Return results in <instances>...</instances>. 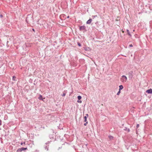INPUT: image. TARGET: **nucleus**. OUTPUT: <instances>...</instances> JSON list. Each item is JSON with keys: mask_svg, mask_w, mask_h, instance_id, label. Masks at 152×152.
<instances>
[{"mask_svg": "<svg viewBox=\"0 0 152 152\" xmlns=\"http://www.w3.org/2000/svg\"><path fill=\"white\" fill-rule=\"evenodd\" d=\"M79 30L80 31H83V32L87 31L86 27L85 26H79Z\"/></svg>", "mask_w": 152, "mask_h": 152, "instance_id": "1", "label": "nucleus"}, {"mask_svg": "<svg viewBox=\"0 0 152 152\" xmlns=\"http://www.w3.org/2000/svg\"><path fill=\"white\" fill-rule=\"evenodd\" d=\"M27 149H28L27 148L22 147L20 148H19L18 150H17L16 152H21L22 151H24Z\"/></svg>", "mask_w": 152, "mask_h": 152, "instance_id": "2", "label": "nucleus"}, {"mask_svg": "<svg viewBox=\"0 0 152 152\" xmlns=\"http://www.w3.org/2000/svg\"><path fill=\"white\" fill-rule=\"evenodd\" d=\"M133 71H131L129 72L128 74L129 77L130 78H132L133 76Z\"/></svg>", "mask_w": 152, "mask_h": 152, "instance_id": "3", "label": "nucleus"}, {"mask_svg": "<svg viewBox=\"0 0 152 152\" xmlns=\"http://www.w3.org/2000/svg\"><path fill=\"white\" fill-rule=\"evenodd\" d=\"M122 81L123 82H126L127 80V78L126 77L125 75H123L122 76Z\"/></svg>", "mask_w": 152, "mask_h": 152, "instance_id": "4", "label": "nucleus"}, {"mask_svg": "<svg viewBox=\"0 0 152 152\" xmlns=\"http://www.w3.org/2000/svg\"><path fill=\"white\" fill-rule=\"evenodd\" d=\"M146 92L148 94H151L152 93V89H149L147 90L146 91Z\"/></svg>", "mask_w": 152, "mask_h": 152, "instance_id": "5", "label": "nucleus"}, {"mask_svg": "<svg viewBox=\"0 0 152 152\" xmlns=\"http://www.w3.org/2000/svg\"><path fill=\"white\" fill-rule=\"evenodd\" d=\"M92 21V20L90 18L86 22V24H90Z\"/></svg>", "mask_w": 152, "mask_h": 152, "instance_id": "6", "label": "nucleus"}, {"mask_svg": "<svg viewBox=\"0 0 152 152\" xmlns=\"http://www.w3.org/2000/svg\"><path fill=\"white\" fill-rule=\"evenodd\" d=\"M88 114H86V115L84 117V122H87V118L88 117Z\"/></svg>", "mask_w": 152, "mask_h": 152, "instance_id": "7", "label": "nucleus"}, {"mask_svg": "<svg viewBox=\"0 0 152 152\" xmlns=\"http://www.w3.org/2000/svg\"><path fill=\"white\" fill-rule=\"evenodd\" d=\"M126 32H127V34L128 35H129L130 37L132 36V35L129 32V30L128 29L126 30Z\"/></svg>", "mask_w": 152, "mask_h": 152, "instance_id": "8", "label": "nucleus"}, {"mask_svg": "<svg viewBox=\"0 0 152 152\" xmlns=\"http://www.w3.org/2000/svg\"><path fill=\"white\" fill-rule=\"evenodd\" d=\"M67 91H64L63 92V94L61 95L62 96H64L66 94Z\"/></svg>", "mask_w": 152, "mask_h": 152, "instance_id": "9", "label": "nucleus"}, {"mask_svg": "<svg viewBox=\"0 0 152 152\" xmlns=\"http://www.w3.org/2000/svg\"><path fill=\"white\" fill-rule=\"evenodd\" d=\"M38 99L40 100H43V99L42 97V95H39V96L38 97Z\"/></svg>", "mask_w": 152, "mask_h": 152, "instance_id": "10", "label": "nucleus"}, {"mask_svg": "<svg viewBox=\"0 0 152 152\" xmlns=\"http://www.w3.org/2000/svg\"><path fill=\"white\" fill-rule=\"evenodd\" d=\"M119 90H120V91L123 88V86L122 85H121L119 86Z\"/></svg>", "mask_w": 152, "mask_h": 152, "instance_id": "11", "label": "nucleus"}, {"mask_svg": "<svg viewBox=\"0 0 152 152\" xmlns=\"http://www.w3.org/2000/svg\"><path fill=\"white\" fill-rule=\"evenodd\" d=\"M77 98L78 100H80L81 99L82 97L80 96H78L77 97Z\"/></svg>", "mask_w": 152, "mask_h": 152, "instance_id": "12", "label": "nucleus"}, {"mask_svg": "<svg viewBox=\"0 0 152 152\" xmlns=\"http://www.w3.org/2000/svg\"><path fill=\"white\" fill-rule=\"evenodd\" d=\"M45 150L48 151V145L45 146Z\"/></svg>", "mask_w": 152, "mask_h": 152, "instance_id": "13", "label": "nucleus"}, {"mask_svg": "<svg viewBox=\"0 0 152 152\" xmlns=\"http://www.w3.org/2000/svg\"><path fill=\"white\" fill-rule=\"evenodd\" d=\"M109 138L110 139V140H112L113 139V137L111 136H110V135L109 136Z\"/></svg>", "mask_w": 152, "mask_h": 152, "instance_id": "14", "label": "nucleus"}, {"mask_svg": "<svg viewBox=\"0 0 152 152\" xmlns=\"http://www.w3.org/2000/svg\"><path fill=\"white\" fill-rule=\"evenodd\" d=\"M16 78V77L15 76H13V77H12V80H15V79Z\"/></svg>", "mask_w": 152, "mask_h": 152, "instance_id": "15", "label": "nucleus"}, {"mask_svg": "<svg viewBox=\"0 0 152 152\" xmlns=\"http://www.w3.org/2000/svg\"><path fill=\"white\" fill-rule=\"evenodd\" d=\"M77 45H78V46H79V47H81V44L80 43H79V42H77Z\"/></svg>", "mask_w": 152, "mask_h": 152, "instance_id": "16", "label": "nucleus"}, {"mask_svg": "<svg viewBox=\"0 0 152 152\" xmlns=\"http://www.w3.org/2000/svg\"><path fill=\"white\" fill-rule=\"evenodd\" d=\"M120 93H121V91L119 90V91L117 93V95H118Z\"/></svg>", "mask_w": 152, "mask_h": 152, "instance_id": "17", "label": "nucleus"}, {"mask_svg": "<svg viewBox=\"0 0 152 152\" xmlns=\"http://www.w3.org/2000/svg\"><path fill=\"white\" fill-rule=\"evenodd\" d=\"M77 102L79 103H82V101L81 100H78L77 101Z\"/></svg>", "mask_w": 152, "mask_h": 152, "instance_id": "18", "label": "nucleus"}, {"mask_svg": "<svg viewBox=\"0 0 152 152\" xmlns=\"http://www.w3.org/2000/svg\"><path fill=\"white\" fill-rule=\"evenodd\" d=\"M86 123H84V125L85 126H86L87 125V124H88V122H85Z\"/></svg>", "mask_w": 152, "mask_h": 152, "instance_id": "19", "label": "nucleus"}, {"mask_svg": "<svg viewBox=\"0 0 152 152\" xmlns=\"http://www.w3.org/2000/svg\"><path fill=\"white\" fill-rule=\"evenodd\" d=\"M97 17V15H93L92 16V18H94Z\"/></svg>", "mask_w": 152, "mask_h": 152, "instance_id": "20", "label": "nucleus"}, {"mask_svg": "<svg viewBox=\"0 0 152 152\" xmlns=\"http://www.w3.org/2000/svg\"><path fill=\"white\" fill-rule=\"evenodd\" d=\"M139 126V124H137L136 126V127L137 128H138Z\"/></svg>", "mask_w": 152, "mask_h": 152, "instance_id": "21", "label": "nucleus"}, {"mask_svg": "<svg viewBox=\"0 0 152 152\" xmlns=\"http://www.w3.org/2000/svg\"><path fill=\"white\" fill-rule=\"evenodd\" d=\"M3 17V15H2V14H1L0 15V17L1 18H2Z\"/></svg>", "mask_w": 152, "mask_h": 152, "instance_id": "22", "label": "nucleus"}, {"mask_svg": "<svg viewBox=\"0 0 152 152\" xmlns=\"http://www.w3.org/2000/svg\"><path fill=\"white\" fill-rule=\"evenodd\" d=\"M50 143V142L49 141H48V142H47L46 143H45V144H46V145H47L49 143Z\"/></svg>", "mask_w": 152, "mask_h": 152, "instance_id": "23", "label": "nucleus"}, {"mask_svg": "<svg viewBox=\"0 0 152 152\" xmlns=\"http://www.w3.org/2000/svg\"><path fill=\"white\" fill-rule=\"evenodd\" d=\"M127 130V131L128 132H129L130 131V130L129 129H128Z\"/></svg>", "mask_w": 152, "mask_h": 152, "instance_id": "24", "label": "nucleus"}, {"mask_svg": "<svg viewBox=\"0 0 152 152\" xmlns=\"http://www.w3.org/2000/svg\"><path fill=\"white\" fill-rule=\"evenodd\" d=\"M128 128L126 127H125V129H124V130H127Z\"/></svg>", "mask_w": 152, "mask_h": 152, "instance_id": "25", "label": "nucleus"}, {"mask_svg": "<svg viewBox=\"0 0 152 152\" xmlns=\"http://www.w3.org/2000/svg\"><path fill=\"white\" fill-rule=\"evenodd\" d=\"M132 46H133V45H132V44H131L129 45V47H132Z\"/></svg>", "mask_w": 152, "mask_h": 152, "instance_id": "26", "label": "nucleus"}, {"mask_svg": "<svg viewBox=\"0 0 152 152\" xmlns=\"http://www.w3.org/2000/svg\"><path fill=\"white\" fill-rule=\"evenodd\" d=\"M1 121L0 120V126L1 125Z\"/></svg>", "mask_w": 152, "mask_h": 152, "instance_id": "27", "label": "nucleus"}, {"mask_svg": "<svg viewBox=\"0 0 152 152\" xmlns=\"http://www.w3.org/2000/svg\"><path fill=\"white\" fill-rule=\"evenodd\" d=\"M50 138H51H51H53V137H52V136H50Z\"/></svg>", "mask_w": 152, "mask_h": 152, "instance_id": "28", "label": "nucleus"}, {"mask_svg": "<svg viewBox=\"0 0 152 152\" xmlns=\"http://www.w3.org/2000/svg\"><path fill=\"white\" fill-rule=\"evenodd\" d=\"M32 30L34 31V32H35V31H34V28H32Z\"/></svg>", "mask_w": 152, "mask_h": 152, "instance_id": "29", "label": "nucleus"}, {"mask_svg": "<svg viewBox=\"0 0 152 152\" xmlns=\"http://www.w3.org/2000/svg\"><path fill=\"white\" fill-rule=\"evenodd\" d=\"M23 142H21V143L20 144H21V145H23Z\"/></svg>", "mask_w": 152, "mask_h": 152, "instance_id": "30", "label": "nucleus"}, {"mask_svg": "<svg viewBox=\"0 0 152 152\" xmlns=\"http://www.w3.org/2000/svg\"><path fill=\"white\" fill-rule=\"evenodd\" d=\"M24 144H25V142H24L23 143Z\"/></svg>", "mask_w": 152, "mask_h": 152, "instance_id": "31", "label": "nucleus"}, {"mask_svg": "<svg viewBox=\"0 0 152 152\" xmlns=\"http://www.w3.org/2000/svg\"><path fill=\"white\" fill-rule=\"evenodd\" d=\"M61 148H61L59 147V148Z\"/></svg>", "mask_w": 152, "mask_h": 152, "instance_id": "32", "label": "nucleus"}, {"mask_svg": "<svg viewBox=\"0 0 152 152\" xmlns=\"http://www.w3.org/2000/svg\"><path fill=\"white\" fill-rule=\"evenodd\" d=\"M67 18H69V16H68L67 17Z\"/></svg>", "mask_w": 152, "mask_h": 152, "instance_id": "33", "label": "nucleus"}]
</instances>
